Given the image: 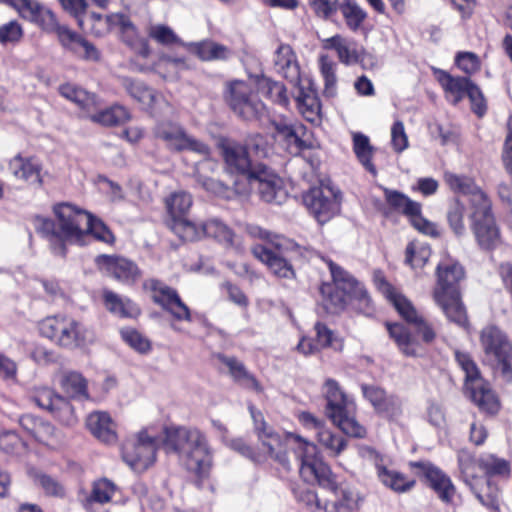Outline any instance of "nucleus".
Masks as SVG:
<instances>
[{"label":"nucleus","mask_w":512,"mask_h":512,"mask_svg":"<svg viewBox=\"0 0 512 512\" xmlns=\"http://www.w3.org/2000/svg\"><path fill=\"white\" fill-rule=\"evenodd\" d=\"M254 429L261 443V449L287 470L295 465L301 478L307 483H317L321 487L335 489L332 471L319 457L314 443L300 435L276 432L264 420L263 414L253 406L249 407Z\"/></svg>","instance_id":"nucleus-1"},{"label":"nucleus","mask_w":512,"mask_h":512,"mask_svg":"<svg viewBox=\"0 0 512 512\" xmlns=\"http://www.w3.org/2000/svg\"><path fill=\"white\" fill-rule=\"evenodd\" d=\"M57 223L45 217H37V231L54 245L56 254L65 255L64 242L85 245L87 229L90 227V213L78 209L69 203H61L54 207Z\"/></svg>","instance_id":"nucleus-2"},{"label":"nucleus","mask_w":512,"mask_h":512,"mask_svg":"<svg viewBox=\"0 0 512 512\" xmlns=\"http://www.w3.org/2000/svg\"><path fill=\"white\" fill-rule=\"evenodd\" d=\"M164 449L176 454L181 464L199 477L207 476L213 465V451L208 440L196 428L165 429Z\"/></svg>","instance_id":"nucleus-3"},{"label":"nucleus","mask_w":512,"mask_h":512,"mask_svg":"<svg viewBox=\"0 0 512 512\" xmlns=\"http://www.w3.org/2000/svg\"><path fill=\"white\" fill-rule=\"evenodd\" d=\"M436 275L434 301L450 321L465 326L467 315L459 291V282L464 278L463 267L455 262H441L437 266Z\"/></svg>","instance_id":"nucleus-4"},{"label":"nucleus","mask_w":512,"mask_h":512,"mask_svg":"<svg viewBox=\"0 0 512 512\" xmlns=\"http://www.w3.org/2000/svg\"><path fill=\"white\" fill-rule=\"evenodd\" d=\"M60 94L75 103L80 109L86 110L93 123L103 126H121L131 120L130 111L123 105L114 104L106 109L92 113L99 105V97L82 88L65 84L59 88Z\"/></svg>","instance_id":"nucleus-5"},{"label":"nucleus","mask_w":512,"mask_h":512,"mask_svg":"<svg viewBox=\"0 0 512 512\" xmlns=\"http://www.w3.org/2000/svg\"><path fill=\"white\" fill-rule=\"evenodd\" d=\"M455 359L465 373L464 390L472 402L487 414H496L500 409V401L492 390L489 382L484 380L480 371L467 353L456 351Z\"/></svg>","instance_id":"nucleus-6"},{"label":"nucleus","mask_w":512,"mask_h":512,"mask_svg":"<svg viewBox=\"0 0 512 512\" xmlns=\"http://www.w3.org/2000/svg\"><path fill=\"white\" fill-rule=\"evenodd\" d=\"M40 333L64 348H77L94 341V333L68 316H51L39 324Z\"/></svg>","instance_id":"nucleus-7"},{"label":"nucleus","mask_w":512,"mask_h":512,"mask_svg":"<svg viewBox=\"0 0 512 512\" xmlns=\"http://www.w3.org/2000/svg\"><path fill=\"white\" fill-rule=\"evenodd\" d=\"M223 98L237 116L248 121L258 118L264 110V104L258 97L255 79L225 82Z\"/></svg>","instance_id":"nucleus-8"},{"label":"nucleus","mask_w":512,"mask_h":512,"mask_svg":"<svg viewBox=\"0 0 512 512\" xmlns=\"http://www.w3.org/2000/svg\"><path fill=\"white\" fill-rule=\"evenodd\" d=\"M434 75L450 103L457 105L467 96L475 114L481 117L485 113L486 102L483 93L469 77H455L441 69H434Z\"/></svg>","instance_id":"nucleus-9"},{"label":"nucleus","mask_w":512,"mask_h":512,"mask_svg":"<svg viewBox=\"0 0 512 512\" xmlns=\"http://www.w3.org/2000/svg\"><path fill=\"white\" fill-rule=\"evenodd\" d=\"M480 342L486 359L512 379V345L506 335L497 327L488 326L481 331Z\"/></svg>","instance_id":"nucleus-10"},{"label":"nucleus","mask_w":512,"mask_h":512,"mask_svg":"<svg viewBox=\"0 0 512 512\" xmlns=\"http://www.w3.org/2000/svg\"><path fill=\"white\" fill-rule=\"evenodd\" d=\"M340 201V192L328 185L312 187L303 195L304 205L320 224L339 212Z\"/></svg>","instance_id":"nucleus-11"},{"label":"nucleus","mask_w":512,"mask_h":512,"mask_svg":"<svg viewBox=\"0 0 512 512\" xmlns=\"http://www.w3.org/2000/svg\"><path fill=\"white\" fill-rule=\"evenodd\" d=\"M157 445L155 437L141 431L123 443L122 458L133 470H146L155 461Z\"/></svg>","instance_id":"nucleus-12"},{"label":"nucleus","mask_w":512,"mask_h":512,"mask_svg":"<svg viewBox=\"0 0 512 512\" xmlns=\"http://www.w3.org/2000/svg\"><path fill=\"white\" fill-rule=\"evenodd\" d=\"M144 287L150 291L152 300L169 312L175 320L191 322V312L178 292L156 279L147 280Z\"/></svg>","instance_id":"nucleus-13"},{"label":"nucleus","mask_w":512,"mask_h":512,"mask_svg":"<svg viewBox=\"0 0 512 512\" xmlns=\"http://www.w3.org/2000/svg\"><path fill=\"white\" fill-rule=\"evenodd\" d=\"M327 265L333 279V285L347 292V295L356 302L357 309L369 315L372 312L371 298L363 284L333 261L328 260Z\"/></svg>","instance_id":"nucleus-14"},{"label":"nucleus","mask_w":512,"mask_h":512,"mask_svg":"<svg viewBox=\"0 0 512 512\" xmlns=\"http://www.w3.org/2000/svg\"><path fill=\"white\" fill-rule=\"evenodd\" d=\"M248 181L256 187L260 197L268 203L281 204L287 196L282 179L263 164H258L250 173Z\"/></svg>","instance_id":"nucleus-15"},{"label":"nucleus","mask_w":512,"mask_h":512,"mask_svg":"<svg viewBox=\"0 0 512 512\" xmlns=\"http://www.w3.org/2000/svg\"><path fill=\"white\" fill-rule=\"evenodd\" d=\"M31 398L36 405L48 410L64 425L72 426L76 423L77 418L74 408L69 400L55 393L52 389L48 387L35 388Z\"/></svg>","instance_id":"nucleus-16"},{"label":"nucleus","mask_w":512,"mask_h":512,"mask_svg":"<svg viewBox=\"0 0 512 512\" xmlns=\"http://www.w3.org/2000/svg\"><path fill=\"white\" fill-rule=\"evenodd\" d=\"M288 251L278 250L275 252L264 245H255L252 248L253 255L264 263L274 276L280 279L292 280L296 277L295 270L292 264L281 255L283 252ZM291 251L298 252L301 256H309L311 254L309 249L300 245L298 249H292Z\"/></svg>","instance_id":"nucleus-17"},{"label":"nucleus","mask_w":512,"mask_h":512,"mask_svg":"<svg viewBox=\"0 0 512 512\" xmlns=\"http://www.w3.org/2000/svg\"><path fill=\"white\" fill-rule=\"evenodd\" d=\"M95 263L100 271L124 284H133L140 276L137 265L121 256L98 255Z\"/></svg>","instance_id":"nucleus-18"},{"label":"nucleus","mask_w":512,"mask_h":512,"mask_svg":"<svg viewBox=\"0 0 512 512\" xmlns=\"http://www.w3.org/2000/svg\"><path fill=\"white\" fill-rule=\"evenodd\" d=\"M410 466L419 469L423 473L430 487L436 492L441 501L448 504L453 503L456 496V487L447 474L426 461L411 462Z\"/></svg>","instance_id":"nucleus-19"},{"label":"nucleus","mask_w":512,"mask_h":512,"mask_svg":"<svg viewBox=\"0 0 512 512\" xmlns=\"http://www.w3.org/2000/svg\"><path fill=\"white\" fill-rule=\"evenodd\" d=\"M471 229L481 249L490 251L500 245V230L495 222L494 216L472 220Z\"/></svg>","instance_id":"nucleus-20"},{"label":"nucleus","mask_w":512,"mask_h":512,"mask_svg":"<svg viewBox=\"0 0 512 512\" xmlns=\"http://www.w3.org/2000/svg\"><path fill=\"white\" fill-rule=\"evenodd\" d=\"M222 152L228 167L247 179L250 177V173L254 171L257 165L253 166L252 161L249 158V151L246 146H242L236 143H226L222 146Z\"/></svg>","instance_id":"nucleus-21"},{"label":"nucleus","mask_w":512,"mask_h":512,"mask_svg":"<svg viewBox=\"0 0 512 512\" xmlns=\"http://www.w3.org/2000/svg\"><path fill=\"white\" fill-rule=\"evenodd\" d=\"M276 71L292 84L302 82L296 55L289 45L281 44L275 52Z\"/></svg>","instance_id":"nucleus-22"},{"label":"nucleus","mask_w":512,"mask_h":512,"mask_svg":"<svg viewBox=\"0 0 512 512\" xmlns=\"http://www.w3.org/2000/svg\"><path fill=\"white\" fill-rule=\"evenodd\" d=\"M9 170L17 179L39 186L42 184L41 165L34 158H24L21 155H16L9 162Z\"/></svg>","instance_id":"nucleus-23"},{"label":"nucleus","mask_w":512,"mask_h":512,"mask_svg":"<svg viewBox=\"0 0 512 512\" xmlns=\"http://www.w3.org/2000/svg\"><path fill=\"white\" fill-rule=\"evenodd\" d=\"M89 431L100 441L113 443L117 439L115 424L106 412H93L86 419Z\"/></svg>","instance_id":"nucleus-24"},{"label":"nucleus","mask_w":512,"mask_h":512,"mask_svg":"<svg viewBox=\"0 0 512 512\" xmlns=\"http://www.w3.org/2000/svg\"><path fill=\"white\" fill-rule=\"evenodd\" d=\"M298 89L296 101L302 116L311 124H317L321 118L320 102L316 92L310 87H305L301 82L295 84Z\"/></svg>","instance_id":"nucleus-25"},{"label":"nucleus","mask_w":512,"mask_h":512,"mask_svg":"<svg viewBox=\"0 0 512 512\" xmlns=\"http://www.w3.org/2000/svg\"><path fill=\"white\" fill-rule=\"evenodd\" d=\"M324 395L327 400L326 413L329 418L353 407V402L341 390L338 382L334 379H327L325 381Z\"/></svg>","instance_id":"nucleus-26"},{"label":"nucleus","mask_w":512,"mask_h":512,"mask_svg":"<svg viewBox=\"0 0 512 512\" xmlns=\"http://www.w3.org/2000/svg\"><path fill=\"white\" fill-rule=\"evenodd\" d=\"M60 386L71 398L77 401L93 400L88 392L87 379L77 371H67L61 376Z\"/></svg>","instance_id":"nucleus-27"},{"label":"nucleus","mask_w":512,"mask_h":512,"mask_svg":"<svg viewBox=\"0 0 512 512\" xmlns=\"http://www.w3.org/2000/svg\"><path fill=\"white\" fill-rule=\"evenodd\" d=\"M121 85L133 99L151 111L154 110L156 104L161 100L160 95L142 82L123 77L121 78Z\"/></svg>","instance_id":"nucleus-28"},{"label":"nucleus","mask_w":512,"mask_h":512,"mask_svg":"<svg viewBox=\"0 0 512 512\" xmlns=\"http://www.w3.org/2000/svg\"><path fill=\"white\" fill-rule=\"evenodd\" d=\"M286 132L284 140L290 154L298 155L301 151L320 146L313 130H282Z\"/></svg>","instance_id":"nucleus-29"},{"label":"nucleus","mask_w":512,"mask_h":512,"mask_svg":"<svg viewBox=\"0 0 512 512\" xmlns=\"http://www.w3.org/2000/svg\"><path fill=\"white\" fill-rule=\"evenodd\" d=\"M158 137L166 141L167 145L174 150H191L201 154L208 152L206 145L188 137L183 130H161Z\"/></svg>","instance_id":"nucleus-30"},{"label":"nucleus","mask_w":512,"mask_h":512,"mask_svg":"<svg viewBox=\"0 0 512 512\" xmlns=\"http://www.w3.org/2000/svg\"><path fill=\"white\" fill-rule=\"evenodd\" d=\"M221 362L229 369V374L235 382L239 383L245 388L253 389L257 392L262 391V387L256 378L248 372L244 364L234 357H227L221 355L219 357Z\"/></svg>","instance_id":"nucleus-31"},{"label":"nucleus","mask_w":512,"mask_h":512,"mask_svg":"<svg viewBox=\"0 0 512 512\" xmlns=\"http://www.w3.org/2000/svg\"><path fill=\"white\" fill-rule=\"evenodd\" d=\"M189 47L202 61H224L232 56L229 47L211 40L191 43Z\"/></svg>","instance_id":"nucleus-32"},{"label":"nucleus","mask_w":512,"mask_h":512,"mask_svg":"<svg viewBox=\"0 0 512 512\" xmlns=\"http://www.w3.org/2000/svg\"><path fill=\"white\" fill-rule=\"evenodd\" d=\"M397 312L407 323L413 326L414 331L422 337L424 342L430 343L435 339L436 333L434 329L425 319L418 315L410 301Z\"/></svg>","instance_id":"nucleus-33"},{"label":"nucleus","mask_w":512,"mask_h":512,"mask_svg":"<svg viewBox=\"0 0 512 512\" xmlns=\"http://www.w3.org/2000/svg\"><path fill=\"white\" fill-rule=\"evenodd\" d=\"M377 475L379 480L397 493H404L415 486L414 479H408L404 474L389 470L386 466L376 462Z\"/></svg>","instance_id":"nucleus-34"},{"label":"nucleus","mask_w":512,"mask_h":512,"mask_svg":"<svg viewBox=\"0 0 512 512\" xmlns=\"http://www.w3.org/2000/svg\"><path fill=\"white\" fill-rule=\"evenodd\" d=\"M320 292L323 296V304L327 311L331 313H338L342 311L349 301L356 302L347 295V292L342 291L333 284L323 283L320 287Z\"/></svg>","instance_id":"nucleus-35"},{"label":"nucleus","mask_w":512,"mask_h":512,"mask_svg":"<svg viewBox=\"0 0 512 512\" xmlns=\"http://www.w3.org/2000/svg\"><path fill=\"white\" fill-rule=\"evenodd\" d=\"M387 329L390 337L396 342L401 352L410 357H415L418 354V342L411 335L408 329L399 323L387 324Z\"/></svg>","instance_id":"nucleus-36"},{"label":"nucleus","mask_w":512,"mask_h":512,"mask_svg":"<svg viewBox=\"0 0 512 512\" xmlns=\"http://www.w3.org/2000/svg\"><path fill=\"white\" fill-rule=\"evenodd\" d=\"M332 477L334 479L336 488L331 489L328 487H324L325 489L332 491L337 496V500L334 503H331V505L337 506V512H339V509H344L348 512H353L354 510H357L360 506V502L362 501V498L358 491L348 485L338 486L333 473ZM328 505L330 506V504Z\"/></svg>","instance_id":"nucleus-37"},{"label":"nucleus","mask_w":512,"mask_h":512,"mask_svg":"<svg viewBox=\"0 0 512 512\" xmlns=\"http://www.w3.org/2000/svg\"><path fill=\"white\" fill-rule=\"evenodd\" d=\"M458 466L460 469L463 481L472 489V486H477L476 480L479 478V459L476 460L474 456L465 449L458 452Z\"/></svg>","instance_id":"nucleus-38"},{"label":"nucleus","mask_w":512,"mask_h":512,"mask_svg":"<svg viewBox=\"0 0 512 512\" xmlns=\"http://www.w3.org/2000/svg\"><path fill=\"white\" fill-rule=\"evenodd\" d=\"M353 151L365 169L371 174L376 175V167L371 161L374 154V148L370 144V140L366 135L359 132L353 134Z\"/></svg>","instance_id":"nucleus-39"},{"label":"nucleus","mask_w":512,"mask_h":512,"mask_svg":"<svg viewBox=\"0 0 512 512\" xmlns=\"http://www.w3.org/2000/svg\"><path fill=\"white\" fill-rule=\"evenodd\" d=\"M192 203V196L182 190L171 193L165 200L166 209L171 216V220L185 217Z\"/></svg>","instance_id":"nucleus-40"},{"label":"nucleus","mask_w":512,"mask_h":512,"mask_svg":"<svg viewBox=\"0 0 512 512\" xmlns=\"http://www.w3.org/2000/svg\"><path fill=\"white\" fill-rule=\"evenodd\" d=\"M214 238L226 247L234 246V232L221 220L212 218L204 222V237Z\"/></svg>","instance_id":"nucleus-41"},{"label":"nucleus","mask_w":512,"mask_h":512,"mask_svg":"<svg viewBox=\"0 0 512 512\" xmlns=\"http://www.w3.org/2000/svg\"><path fill=\"white\" fill-rule=\"evenodd\" d=\"M12 6L19 15L31 22H37L41 18L47 19L46 11L36 0H2Z\"/></svg>","instance_id":"nucleus-42"},{"label":"nucleus","mask_w":512,"mask_h":512,"mask_svg":"<svg viewBox=\"0 0 512 512\" xmlns=\"http://www.w3.org/2000/svg\"><path fill=\"white\" fill-rule=\"evenodd\" d=\"M170 228L184 241H196L204 237V223L197 225L185 217L171 220Z\"/></svg>","instance_id":"nucleus-43"},{"label":"nucleus","mask_w":512,"mask_h":512,"mask_svg":"<svg viewBox=\"0 0 512 512\" xmlns=\"http://www.w3.org/2000/svg\"><path fill=\"white\" fill-rule=\"evenodd\" d=\"M46 15L48 16L49 24L55 28L57 36L62 46L73 53H76L78 47L81 44L83 37L76 32L70 30L66 26H61L57 23L55 14L47 10Z\"/></svg>","instance_id":"nucleus-44"},{"label":"nucleus","mask_w":512,"mask_h":512,"mask_svg":"<svg viewBox=\"0 0 512 512\" xmlns=\"http://www.w3.org/2000/svg\"><path fill=\"white\" fill-rule=\"evenodd\" d=\"M465 215V205L459 199H453L448 205L446 218L450 229L457 237L466 233Z\"/></svg>","instance_id":"nucleus-45"},{"label":"nucleus","mask_w":512,"mask_h":512,"mask_svg":"<svg viewBox=\"0 0 512 512\" xmlns=\"http://www.w3.org/2000/svg\"><path fill=\"white\" fill-rule=\"evenodd\" d=\"M257 91L263 93L265 96L270 98L272 101L281 104H288V96L285 86L277 81H273L266 77L255 78Z\"/></svg>","instance_id":"nucleus-46"},{"label":"nucleus","mask_w":512,"mask_h":512,"mask_svg":"<svg viewBox=\"0 0 512 512\" xmlns=\"http://www.w3.org/2000/svg\"><path fill=\"white\" fill-rule=\"evenodd\" d=\"M319 444L326 450L327 454L332 457L339 456L346 448V440L332 432L325 426L316 432Z\"/></svg>","instance_id":"nucleus-47"},{"label":"nucleus","mask_w":512,"mask_h":512,"mask_svg":"<svg viewBox=\"0 0 512 512\" xmlns=\"http://www.w3.org/2000/svg\"><path fill=\"white\" fill-rule=\"evenodd\" d=\"M246 231L253 238L267 240L273 244L277 250H292L299 248V245L295 241L283 236L272 235L269 231L257 225H247Z\"/></svg>","instance_id":"nucleus-48"},{"label":"nucleus","mask_w":512,"mask_h":512,"mask_svg":"<svg viewBox=\"0 0 512 512\" xmlns=\"http://www.w3.org/2000/svg\"><path fill=\"white\" fill-rule=\"evenodd\" d=\"M384 195L386 202L395 210L401 211L404 215L409 217L411 214H415L419 209L420 203L411 200L405 194L384 188Z\"/></svg>","instance_id":"nucleus-49"},{"label":"nucleus","mask_w":512,"mask_h":512,"mask_svg":"<svg viewBox=\"0 0 512 512\" xmlns=\"http://www.w3.org/2000/svg\"><path fill=\"white\" fill-rule=\"evenodd\" d=\"M431 256V249L428 245L410 242L405 250V263L413 270L421 269L425 266Z\"/></svg>","instance_id":"nucleus-50"},{"label":"nucleus","mask_w":512,"mask_h":512,"mask_svg":"<svg viewBox=\"0 0 512 512\" xmlns=\"http://www.w3.org/2000/svg\"><path fill=\"white\" fill-rule=\"evenodd\" d=\"M103 297L106 308L121 317H131L136 312L135 305L128 299H122L110 290H104Z\"/></svg>","instance_id":"nucleus-51"},{"label":"nucleus","mask_w":512,"mask_h":512,"mask_svg":"<svg viewBox=\"0 0 512 512\" xmlns=\"http://www.w3.org/2000/svg\"><path fill=\"white\" fill-rule=\"evenodd\" d=\"M373 280L377 289L392 303L398 311L407 305L409 301L405 296L399 293L385 278L381 271H375Z\"/></svg>","instance_id":"nucleus-52"},{"label":"nucleus","mask_w":512,"mask_h":512,"mask_svg":"<svg viewBox=\"0 0 512 512\" xmlns=\"http://www.w3.org/2000/svg\"><path fill=\"white\" fill-rule=\"evenodd\" d=\"M350 410L339 413L330 417L335 425L346 435L355 438H362L366 434L365 428L356 420V418L350 415Z\"/></svg>","instance_id":"nucleus-53"},{"label":"nucleus","mask_w":512,"mask_h":512,"mask_svg":"<svg viewBox=\"0 0 512 512\" xmlns=\"http://www.w3.org/2000/svg\"><path fill=\"white\" fill-rule=\"evenodd\" d=\"M470 197V204L472 206L471 221L479 218L493 216L491 211V202L478 186L467 194Z\"/></svg>","instance_id":"nucleus-54"},{"label":"nucleus","mask_w":512,"mask_h":512,"mask_svg":"<svg viewBox=\"0 0 512 512\" xmlns=\"http://www.w3.org/2000/svg\"><path fill=\"white\" fill-rule=\"evenodd\" d=\"M481 482L485 484L487 492L483 493L482 489L477 486H472V492L478 499V501L490 510H499V490L492 484L489 479H481Z\"/></svg>","instance_id":"nucleus-55"},{"label":"nucleus","mask_w":512,"mask_h":512,"mask_svg":"<svg viewBox=\"0 0 512 512\" xmlns=\"http://www.w3.org/2000/svg\"><path fill=\"white\" fill-rule=\"evenodd\" d=\"M341 12L346 21L347 26L356 31L367 17L366 12L356 3L346 0L341 5Z\"/></svg>","instance_id":"nucleus-56"},{"label":"nucleus","mask_w":512,"mask_h":512,"mask_svg":"<svg viewBox=\"0 0 512 512\" xmlns=\"http://www.w3.org/2000/svg\"><path fill=\"white\" fill-rule=\"evenodd\" d=\"M479 469L486 475L509 474L508 462L492 454H485L479 458Z\"/></svg>","instance_id":"nucleus-57"},{"label":"nucleus","mask_w":512,"mask_h":512,"mask_svg":"<svg viewBox=\"0 0 512 512\" xmlns=\"http://www.w3.org/2000/svg\"><path fill=\"white\" fill-rule=\"evenodd\" d=\"M444 181L453 192L461 193L463 195H467L469 192H472V190L477 186L471 177L458 175L448 171L444 173Z\"/></svg>","instance_id":"nucleus-58"},{"label":"nucleus","mask_w":512,"mask_h":512,"mask_svg":"<svg viewBox=\"0 0 512 512\" xmlns=\"http://www.w3.org/2000/svg\"><path fill=\"white\" fill-rule=\"evenodd\" d=\"M116 491V486L108 479H101L93 484L92 492L88 498L89 502L107 503Z\"/></svg>","instance_id":"nucleus-59"},{"label":"nucleus","mask_w":512,"mask_h":512,"mask_svg":"<svg viewBox=\"0 0 512 512\" xmlns=\"http://www.w3.org/2000/svg\"><path fill=\"white\" fill-rule=\"evenodd\" d=\"M320 70L324 79V94L332 97L336 93V74L335 64L328 60L326 56L320 58Z\"/></svg>","instance_id":"nucleus-60"},{"label":"nucleus","mask_w":512,"mask_h":512,"mask_svg":"<svg viewBox=\"0 0 512 512\" xmlns=\"http://www.w3.org/2000/svg\"><path fill=\"white\" fill-rule=\"evenodd\" d=\"M90 227L87 229V239L93 236L96 240L112 245L115 242V236L111 230L93 215H90Z\"/></svg>","instance_id":"nucleus-61"},{"label":"nucleus","mask_w":512,"mask_h":512,"mask_svg":"<svg viewBox=\"0 0 512 512\" xmlns=\"http://www.w3.org/2000/svg\"><path fill=\"white\" fill-rule=\"evenodd\" d=\"M122 339L133 349L140 353H147L151 349L150 341L134 329L121 330Z\"/></svg>","instance_id":"nucleus-62"},{"label":"nucleus","mask_w":512,"mask_h":512,"mask_svg":"<svg viewBox=\"0 0 512 512\" xmlns=\"http://www.w3.org/2000/svg\"><path fill=\"white\" fill-rule=\"evenodd\" d=\"M408 218L412 226L420 233L431 237H438L440 235L437 225L421 215V204L419 205L417 212L415 214H411Z\"/></svg>","instance_id":"nucleus-63"},{"label":"nucleus","mask_w":512,"mask_h":512,"mask_svg":"<svg viewBox=\"0 0 512 512\" xmlns=\"http://www.w3.org/2000/svg\"><path fill=\"white\" fill-rule=\"evenodd\" d=\"M148 34L152 39L163 45H170L179 41L174 31L162 24L151 25Z\"/></svg>","instance_id":"nucleus-64"}]
</instances>
